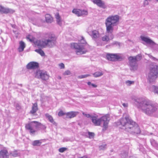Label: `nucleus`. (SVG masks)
<instances>
[{"label":"nucleus","instance_id":"nucleus-1","mask_svg":"<svg viewBox=\"0 0 158 158\" xmlns=\"http://www.w3.org/2000/svg\"><path fill=\"white\" fill-rule=\"evenodd\" d=\"M122 128L133 135L140 134V130L138 125L128 116L121 118L119 121Z\"/></svg>","mask_w":158,"mask_h":158},{"label":"nucleus","instance_id":"nucleus-2","mask_svg":"<svg viewBox=\"0 0 158 158\" xmlns=\"http://www.w3.org/2000/svg\"><path fill=\"white\" fill-rule=\"evenodd\" d=\"M135 104L143 113L148 115L153 114L157 110L155 105L151 101L140 99L134 100Z\"/></svg>","mask_w":158,"mask_h":158},{"label":"nucleus","instance_id":"nucleus-3","mask_svg":"<svg viewBox=\"0 0 158 158\" xmlns=\"http://www.w3.org/2000/svg\"><path fill=\"white\" fill-rule=\"evenodd\" d=\"M82 114L87 118H91L92 122L96 126H100L101 124H103V130H105L107 128L110 120L108 115H106L99 118H98L97 116L91 115L89 114H86L84 112H83Z\"/></svg>","mask_w":158,"mask_h":158},{"label":"nucleus","instance_id":"nucleus-4","mask_svg":"<svg viewBox=\"0 0 158 158\" xmlns=\"http://www.w3.org/2000/svg\"><path fill=\"white\" fill-rule=\"evenodd\" d=\"M119 17L117 15L110 16L105 20L106 31L108 33H112L113 31V27L117 25L119 22Z\"/></svg>","mask_w":158,"mask_h":158},{"label":"nucleus","instance_id":"nucleus-5","mask_svg":"<svg viewBox=\"0 0 158 158\" xmlns=\"http://www.w3.org/2000/svg\"><path fill=\"white\" fill-rule=\"evenodd\" d=\"M25 128L27 130H29L31 135H35L37 130L34 128L38 130H44L46 128V127L39 122L34 121L29 122L26 124Z\"/></svg>","mask_w":158,"mask_h":158},{"label":"nucleus","instance_id":"nucleus-6","mask_svg":"<svg viewBox=\"0 0 158 158\" xmlns=\"http://www.w3.org/2000/svg\"><path fill=\"white\" fill-rule=\"evenodd\" d=\"M56 38L54 35L49 34L48 36V39L39 40L37 41V45L41 47L45 48L48 47L52 48L56 45Z\"/></svg>","mask_w":158,"mask_h":158},{"label":"nucleus","instance_id":"nucleus-7","mask_svg":"<svg viewBox=\"0 0 158 158\" xmlns=\"http://www.w3.org/2000/svg\"><path fill=\"white\" fill-rule=\"evenodd\" d=\"M86 42L84 38L82 36L81 39L79 40V44L76 43L71 44L72 48L76 49V53L77 55H81L85 53L86 51L84 50V45Z\"/></svg>","mask_w":158,"mask_h":158},{"label":"nucleus","instance_id":"nucleus-8","mask_svg":"<svg viewBox=\"0 0 158 158\" xmlns=\"http://www.w3.org/2000/svg\"><path fill=\"white\" fill-rule=\"evenodd\" d=\"M158 76V65H154L150 67L147 79L150 83L154 82Z\"/></svg>","mask_w":158,"mask_h":158},{"label":"nucleus","instance_id":"nucleus-9","mask_svg":"<svg viewBox=\"0 0 158 158\" xmlns=\"http://www.w3.org/2000/svg\"><path fill=\"white\" fill-rule=\"evenodd\" d=\"M142 56L141 54H138L136 56H130L128 58L129 63L133 70H136L138 66L137 62L141 60Z\"/></svg>","mask_w":158,"mask_h":158},{"label":"nucleus","instance_id":"nucleus-10","mask_svg":"<svg viewBox=\"0 0 158 158\" xmlns=\"http://www.w3.org/2000/svg\"><path fill=\"white\" fill-rule=\"evenodd\" d=\"M34 75L38 78H40L42 80L46 81L49 78V75L47 72L42 70H38L34 71Z\"/></svg>","mask_w":158,"mask_h":158},{"label":"nucleus","instance_id":"nucleus-11","mask_svg":"<svg viewBox=\"0 0 158 158\" xmlns=\"http://www.w3.org/2000/svg\"><path fill=\"white\" fill-rule=\"evenodd\" d=\"M106 57L108 60L112 61H115L122 59V57L117 54H107Z\"/></svg>","mask_w":158,"mask_h":158},{"label":"nucleus","instance_id":"nucleus-12","mask_svg":"<svg viewBox=\"0 0 158 158\" xmlns=\"http://www.w3.org/2000/svg\"><path fill=\"white\" fill-rule=\"evenodd\" d=\"M72 12L78 16L86 15L88 14L87 11L85 10H81L79 9H74L72 10Z\"/></svg>","mask_w":158,"mask_h":158},{"label":"nucleus","instance_id":"nucleus-13","mask_svg":"<svg viewBox=\"0 0 158 158\" xmlns=\"http://www.w3.org/2000/svg\"><path fill=\"white\" fill-rule=\"evenodd\" d=\"M140 38L142 41L147 44L152 46H153L156 44L155 43L148 37L141 36Z\"/></svg>","mask_w":158,"mask_h":158},{"label":"nucleus","instance_id":"nucleus-14","mask_svg":"<svg viewBox=\"0 0 158 158\" xmlns=\"http://www.w3.org/2000/svg\"><path fill=\"white\" fill-rule=\"evenodd\" d=\"M14 12V11L11 9L5 8L4 6L0 5V13L1 14H12Z\"/></svg>","mask_w":158,"mask_h":158},{"label":"nucleus","instance_id":"nucleus-15","mask_svg":"<svg viewBox=\"0 0 158 158\" xmlns=\"http://www.w3.org/2000/svg\"><path fill=\"white\" fill-rule=\"evenodd\" d=\"M0 158H9L8 151L6 148L0 150Z\"/></svg>","mask_w":158,"mask_h":158},{"label":"nucleus","instance_id":"nucleus-16","mask_svg":"<svg viewBox=\"0 0 158 158\" xmlns=\"http://www.w3.org/2000/svg\"><path fill=\"white\" fill-rule=\"evenodd\" d=\"M94 3L96 4L99 7L103 9H106L107 8V6L105 5L104 2L102 0H92Z\"/></svg>","mask_w":158,"mask_h":158},{"label":"nucleus","instance_id":"nucleus-17","mask_svg":"<svg viewBox=\"0 0 158 158\" xmlns=\"http://www.w3.org/2000/svg\"><path fill=\"white\" fill-rule=\"evenodd\" d=\"M39 67V64L35 62H31L28 63L27 66L26 68L27 69H34L38 68Z\"/></svg>","mask_w":158,"mask_h":158},{"label":"nucleus","instance_id":"nucleus-18","mask_svg":"<svg viewBox=\"0 0 158 158\" xmlns=\"http://www.w3.org/2000/svg\"><path fill=\"white\" fill-rule=\"evenodd\" d=\"M79 112L76 111H70L66 113L67 118H71L75 117Z\"/></svg>","mask_w":158,"mask_h":158},{"label":"nucleus","instance_id":"nucleus-19","mask_svg":"<svg viewBox=\"0 0 158 158\" xmlns=\"http://www.w3.org/2000/svg\"><path fill=\"white\" fill-rule=\"evenodd\" d=\"M45 116L46 118L48 119L50 122L52 123L53 125L56 126H57V123L54 121L52 116L51 115H49L48 113H46L45 114Z\"/></svg>","mask_w":158,"mask_h":158},{"label":"nucleus","instance_id":"nucleus-20","mask_svg":"<svg viewBox=\"0 0 158 158\" xmlns=\"http://www.w3.org/2000/svg\"><path fill=\"white\" fill-rule=\"evenodd\" d=\"M38 108L37 103L33 104L32 109L30 111V113L33 114H35L38 110Z\"/></svg>","mask_w":158,"mask_h":158},{"label":"nucleus","instance_id":"nucleus-21","mask_svg":"<svg viewBox=\"0 0 158 158\" xmlns=\"http://www.w3.org/2000/svg\"><path fill=\"white\" fill-rule=\"evenodd\" d=\"M25 44L23 41H21L19 42V46L18 48V50L20 52L23 51L24 48L25 47Z\"/></svg>","mask_w":158,"mask_h":158},{"label":"nucleus","instance_id":"nucleus-22","mask_svg":"<svg viewBox=\"0 0 158 158\" xmlns=\"http://www.w3.org/2000/svg\"><path fill=\"white\" fill-rule=\"evenodd\" d=\"M45 20L47 23H51L53 21V18L49 14H47L45 15Z\"/></svg>","mask_w":158,"mask_h":158},{"label":"nucleus","instance_id":"nucleus-23","mask_svg":"<svg viewBox=\"0 0 158 158\" xmlns=\"http://www.w3.org/2000/svg\"><path fill=\"white\" fill-rule=\"evenodd\" d=\"M55 16L57 23L60 26H61V20L59 13H57L55 15Z\"/></svg>","mask_w":158,"mask_h":158},{"label":"nucleus","instance_id":"nucleus-24","mask_svg":"<svg viewBox=\"0 0 158 158\" xmlns=\"http://www.w3.org/2000/svg\"><path fill=\"white\" fill-rule=\"evenodd\" d=\"M91 36L92 38L96 39L99 36L98 31L96 30H94L92 31Z\"/></svg>","mask_w":158,"mask_h":158},{"label":"nucleus","instance_id":"nucleus-25","mask_svg":"<svg viewBox=\"0 0 158 158\" xmlns=\"http://www.w3.org/2000/svg\"><path fill=\"white\" fill-rule=\"evenodd\" d=\"M103 73L102 71H97L93 74V75L95 77H101L103 75Z\"/></svg>","mask_w":158,"mask_h":158},{"label":"nucleus","instance_id":"nucleus-26","mask_svg":"<svg viewBox=\"0 0 158 158\" xmlns=\"http://www.w3.org/2000/svg\"><path fill=\"white\" fill-rule=\"evenodd\" d=\"M150 90L153 92L155 94H158V87L152 85L150 88Z\"/></svg>","mask_w":158,"mask_h":158},{"label":"nucleus","instance_id":"nucleus-27","mask_svg":"<svg viewBox=\"0 0 158 158\" xmlns=\"http://www.w3.org/2000/svg\"><path fill=\"white\" fill-rule=\"evenodd\" d=\"M9 155L12 156L14 157H16L18 156V151L16 150H14L13 151H11L8 153Z\"/></svg>","mask_w":158,"mask_h":158},{"label":"nucleus","instance_id":"nucleus-28","mask_svg":"<svg viewBox=\"0 0 158 158\" xmlns=\"http://www.w3.org/2000/svg\"><path fill=\"white\" fill-rule=\"evenodd\" d=\"M150 142L152 145L158 150V144L154 139H150Z\"/></svg>","mask_w":158,"mask_h":158},{"label":"nucleus","instance_id":"nucleus-29","mask_svg":"<svg viewBox=\"0 0 158 158\" xmlns=\"http://www.w3.org/2000/svg\"><path fill=\"white\" fill-rule=\"evenodd\" d=\"M41 143L40 140H36L33 141L32 144L33 146H39L41 145Z\"/></svg>","mask_w":158,"mask_h":158},{"label":"nucleus","instance_id":"nucleus-30","mask_svg":"<svg viewBox=\"0 0 158 158\" xmlns=\"http://www.w3.org/2000/svg\"><path fill=\"white\" fill-rule=\"evenodd\" d=\"M102 41L106 42H108L110 39L109 38V36L107 35H105L102 37Z\"/></svg>","mask_w":158,"mask_h":158},{"label":"nucleus","instance_id":"nucleus-31","mask_svg":"<svg viewBox=\"0 0 158 158\" xmlns=\"http://www.w3.org/2000/svg\"><path fill=\"white\" fill-rule=\"evenodd\" d=\"M35 51L40 54L41 56H44L45 55L44 51L41 49H37L35 50Z\"/></svg>","mask_w":158,"mask_h":158},{"label":"nucleus","instance_id":"nucleus-32","mask_svg":"<svg viewBox=\"0 0 158 158\" xmlns=\"http://www.w3.org/2000/svg\"><path fill=\"white\" fill-rule=\"evenodd\" d=\"M128 156V152H124L121 154V156L122 158H127Z\"/></svg>","mask_w":158,"mask_h":158},{"label":"nucleus","instance_id":"nucleus-33","mask_svg":"<svg viewBox=\"0 0 158 158\" xmlns=\"http://www.w3.org/2000/svg\"><path fill=\"white\" fill-rule=\"evenodd\" d=\"M134 82L133 81L128 80L126 81L125 83L127 85L130 86L131 85L134 83Z\"/></svg>","mask_w":158,"mask_h":158},{"label":"nucleus","instance_id":"nucleus-34","mask_svg":"<svg viewBox=\"0 0 158 158\" xmlns=\"http://www.w3.org/2000/svg\"><path fill=\"white\" fill-rule=\"evenodd\" d=\"M106 144H103L99 146V149L100 150H104L106 149Z\"/></svg>","mask_w":158,"mask_h":158},{"label":"nucleus","instance_id":"nucleus-35","mask_svg":"<svg viewBox=\"0 0 158 158\" xmlns=\"http://www.w3.org/2000/svg\"><path fill=\"white\" fill-rule=\"evenodd\" d=\"M66 113L64 112L62 110H60L58 113V115L59 116H62L64 115H66Z\"/></svg>","mask_w":158,"mask_h":158},{"label":"nucleus","instance_id":"nucleus-36","mask_svg":"<svg viewBox=\"0 0 158 158\" xmlns=\"http://www.w3.org/2000/svg\"><path fill=\"white\" fill-rule=\"evenodd\" d=\"M71 72L69 70H67L64 72L63 74L64 75H68L71 74Z\"/></svg>","mask_w":158,"mask_h":158},{"label":"nucleus","instance_id":"nucleus-37","mask_svg":"<svg viewBox=\"0 0 158 158\" xmlns=\"http://www.w3.org/2000/svg\"><path fill=\"white\" fill-rule=\"evenodd\" d=\"M87 84L89 85H91L92 87L94 88H96L97 87V85H95L94 84H92L89 81L87 82Z\"/></svg>","mask_w":158,"mask_h":158},{"label":"nucleus","instance_id":"nucleus-38","mask_svg":"<svg viewBox=\"0 0 158 158\" xmlns=\"http://www.w3.org/2000/svg\"><path fill=\"white\" fill-rule=\"evenodd\" d=\"M67 149L65 148H61L59 149V151L60 152H63Z\"/></svg>","mask_w":158,"mask_h":158},{"label":"nucleus","instance_id":"nucleus-39","mask_svg":"<svg viewBox=\"0 0 158 158\" xmlns=\"http://www.w3.org/2000/svg\"><path fill=\"white\" fill-rule=\"evenodd\" d=\"M112 45H118L119 47H120V43L118 42H114L112 43Z\"/></svg>","mask_w":158,"mask_h":158},{"label":"nucleus","instance_id":"nucleus-40","mask_svg":"<svg viewBox=\"0 0 158 158\" xmlns=\"http://www.w3.org/2000/svg\"><path fill=\"white\" fill-rule=\"evenodd\" d=\"M89 76V75L86 74L85 75H81L78 76V77L79 78H83Z\"/></svg>","mask_w":158,"mask_h":158},{"label":"nucleus","instance_id":"nucleus-41","mask_svg":"<svg viewBox=\"0 0 158 158\" xmlns=\"http://www.w3.org/2000/svg\"><path fill=\"white\" fill-rule=\"evenodd\" d=\"M59 66L61 69H63L64 68V65L63 63H61L59 64Z\"/></svg>","mask_w":158,"mask_h":158},{"label":"nucleus","instance_id":"nucleus-42","mask_svg":"<svg viewBox=\"0 0 158 158\" xmlns=\"http://www.w3.org/2000/svg\"><path fill=\"white\" fill-rule=\"evenodd\" d=\"M96 43L98 46L102 45V42L101 41H98V40H97L96 41Z\"/></svg>","mask_w":158,"mask_h":158},{"label":"nucleus","instance_id":"nucleus-43","mask_svg":"<svg viewBox=\"0 0 158 158\" xmlns=\"http://www.w3.org/2000/svg\"><path fill=\"white\" fill-rule=\"evenodd\" d=\"M148 0H144L143 2V5L144 6L147 5L148 4Z\"/></svg>","mask_w":158,"mask_h":158},{"label":"nucleus","instance_id":"nucleus-44","mask_svg":"<svg viewBox=\"0 0 158 158\" xmlns=\"http://www.w3.org/2000/svg\"><path fill=\"white\" fill-rule=\"evenodd\" d=\"M88 134L89 137H93L94 136V134L93 133L89 132Z\"/></svg>","mask_w":158,"mask_h":158},{"label":"nucleus","instance_id":"nucleus-45","mask_svg":"<svg viewBox=\"0 0 158 158\" xmlns=\"http://www.w3.org/2000/svg\"><path fill=\"white\" fill-rule=\"evenodd\" d=\"M122 105L124 107H127L128 106V104L127 103H123Z\"/></svg>","mask_w":158,"mask_h":158},{"label":"nucleus","instance_id":"nucleus-46","mask_svg":"<svg viewBox=\"0 0 158 158\" xmlns=\"http://www.w3.org/2000/svg\"><path fill=\"white\" fill-rule=\"evenodd\" d=\"M16 107L17 108V109L18 110L20 109L21 108L20 106L18 104L16 105Z\"/></svg>","mask_w":158,"mask_h":158},{"label":"nucleus","instance_id":"nucleus-47","mask_svg":"<svg viewBox=\"0 0 158 158\" xmlns=\"http://www.w3.org/2000/svg\"><path fill=\"white\" fill-rule=\"evenodd\" d=\"M149 57L151 59H152L153 60H156V58L152 56L151 55L149 56Z\"/></svg>","mask_w":158,"mask_h":158},{"label":"nucleus","instance_id":"nucleus-48","mask_svg":"<svg viewBox=\"0 0 158 158\" xmlns=\"http://www.w3.org/2000/svg\"><path fill=\"white\" fill-rule=\"evenodd\" d=\"M80 158H88L86 156H84L82 157H81Z\"/></svg>","mask_w":158,"mask_h":158},{"label":"nucleus","instance_id":"nucleus-49","mask_svg":"<svg viewBox=\"0 0 158 158\" xmlns=\"http://www.w3.org/2000/svg\"><path fill=\"white\" fill-rule=\"evenodd\" d=\"M114 38V36L113 35H112V36H111V38L112 39H113Z\"/></svg>","mask_w":158,"mask_h":158},{"label":"nucleus","instance_id":"nucleus-50","mask_svg":"<svg viewBox=\"0 0 158 158\" xmlns=\"http://www.w3.org/2000/svg\"><path fill=\"white\" fill-rule=\"evenodd\" d=\"M155 1L156 2H158V0H155Z\"/></svg>","mask_w":158,"mask_h":158},{"label":"nucleus","instance_id":"nucleus-51","mask_svg":"<svg viewBox=\"0 0 158 158\" xmlns=\"http://www.w3.org/2000/svg\"><path fill=\"white\" fill-rule=\"evenodd\" d=\"M149 1H151L152 0H148Z\"/></svg>","mask_w":158,"mask_h":158},{"label":"nucleus","instance_id":"nucleus-52","mask_svg":"<svg viewBox=\"0 0 158 158\" xmlns=\"http://www.w3.org/2000/svg\"><path fill=\"white\" fill-rule=\"evenodd\" d=\"M59 78H60V79H61V77H59Z\"/></svg>","mask_w":158,"mask_h":158}]
</instances>
